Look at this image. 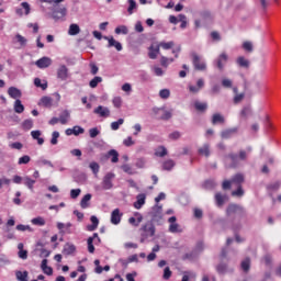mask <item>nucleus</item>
I'll use <instances>...</instances> for the list:
<instances>
[{
	"label": "nucleus",
	"instance_id": "7",
	"mask_svg": "<svg viewBox=\"0 0 281 281\" xmlns=\"http://www.w3.org/2000/svg\"><path fill=\"white\" fill-rule=\"evenodd\" d=\"M227 60H229V56L227 53H221L218 57L215 59V65L220 71H223L225 69V65H227Z\"/></svg>",
	"mask_w": 281,
	"mask_h": 281
},
{
	"label": "nucleus",
	"instance_id": "19",
	"mask_svg": "<svg viewBox=\"0 0 281 281\" xmlns=\"http://www.w3.org/2000/svg\"><path fill=\"white\" fill-rule=\"evenodd\" d=\"M15 12H16L18 16H23V14H25L27 16V14H30V12H31L30 3L22 2L21 8H18L15 10Z\"/></svg>",
	"mask_w": 281,
	"mask_h": 281
},
{
	"label": "nucleus",
	"instance_id": "22",
	"mask_svg": "<svg viewBox=\"0 0 281 281\" xmlns=\"http://www.w3.org/2000/svg\"><path fill=\"white\" fill-rule=\"evenodd\" d=\"M69 120H71V112H69V110L61 111L59 114V123L63 125L69 124Z\"/></svg>",
	"mask_w": 281,
	"mask_h": 281
},
{
	"label": "nucleus",
	"instance_id": "64",
	"mask_svg": "<svg viewBox=\"0 0 281 281\" xmlns=\"http://www.w3.org/2000/svg\"><path fill=\"white\" fill-rule=\"evenodd\" d=\"M159 97L162 99V100H168L170 98V90L168 89H162L159 91Z\"/></svg>",
	"mask_w": 281,
	"mask_h": 281
},
{
	"label": "nucleus",
	"instance_id": "24",
	"mask_svg": "<svg viewBox=\"0 0 281 281\" xmlns=\"http://www.w3.org/2000/svg\"><path fill=\"white\" fill-rule=\"evenodd\" d=\"M76 251V245L71 243H67L64 245L63 254L64 256H71Z\"/></svg>",
	"mask_w": 281,
	"mask_h": 281
},
{
	"label": "nucleus",
	"instance_id": "62",
	"mask_svg": "<svg viewBox=\"0 0 281 281\" xmlns=\"http://www.w3.org/2000/svg\"><path fill=\"white\" fill-rule=\"evenodd\" d=\"M8 265H10V259L8 256L0 254V267H5Z\"/></svg>",
	"mask_w": 281,
	"mask_h": 281
},
{
	"label": "nucleus",
	"instance_id": "40",
	"mask_svg": "<svg viewBox=\"0 0 281 281\" xmlns=\"http://www.w3.org/2000/svg\"><path fill=\"white\" fill-rule=\"evenodd\" d=\"M114 32L117 35L123 34L124 36H126V34H128V26L119 25V26L115 27Z\"/></svg>",
	"mask_w": 281,
	"mask_h": 281
},
{
	"label": "nucleus",
	"instance_id": "2",
	"mask_svg": "<svg viewBox=\"0 0 281 281\" xmlns=\"http://www.w3.org/2000/svg\"><path fill=\"white\" fill-rule=\"evenodd\" d=\"M140 232V243H146L147 238H153L155 236V224L151 222H147L139 229Z\"/></svg>",
	"mask_w": 281,
	"mask_h": 281
},
{
	"label": "nucleus",
	"instance_id": "14",
	"mask_svg": "<svg viewBox=\"0 0 281 281\" xmlns=\"http://www.w3.org/2000/svg\"><path fill=\"white\" fill-rule=\"evenodd\" d=\"M193 65L194 68L198 69L199 71H205L207 66L205 65V61L199 57V55L193 56Z\"/></svg>",
	"mask_w": 281,
	"mask_h": 281
},
{
	"label": "nucleus",
	"instance_id": "57",
	"mask_svg": "<svg viewBox=\"0 0 281 281\" xmlns=\"http://www.w3.org/2000/svg\"><path fill=\"white\" fill-rule=\"evenodd\" d=\"M222 87H224V89H232L234 87V81H232V79L224 78L222 79Z\"/></svg>",
	"mask_w": 281,
	"mask_h": 281
},
{
	"label": "nucleus",
	"instance_id": "49",
	"mask_svg": "<svg viewBox=\"0 0 281 281\" xmlns=\"http://www.w3.org/2000/svg\"><path fill=\"white\" fill-rule=\"evenodd\" d=\"M243 181H245V177L240 173L235 175L234 178L232 179V183H235L236 186H240Z\"/></svg>",
	"mask_w": 281,
	"mask_h": 281
},
{
	"label": "nucleus",
	"instance_id": "50",
	"mask_svg": "<svg viewBox=\"0 0 281 281\" xmlns=\"http://www.w3.org/2000/svg\"><path fill=\"white\" fill-rule=\"evenodd\" d=\"M146 164H147L146 158L140 157L136 159L135 166L136 168L143 169V168H146Z\"/></svg>",
	"mask_w": 281,
	"mask_h": 281
},
{
	"label": "nucleus",
	"instance_id": "61",
	"mask_svg": "<svg viewBox=\"0 0 281 281\" xmlns=\"http://www.w3.org/2000/svg\"><path fill=\"white\" fill-rule=\"evenodd\" d=\"M196 278V273L194 272H184L183 277H182V281H190V280H194Z\"/></svg>",
	"mask_w": 281,
	"mask_h": 281
},
{
	"label": "nucleus",
	"instance_id": "51",
	"mask_svg": "<svg viewBox=\"0 0 281 281\" xmlns=\"http://www.w3.org/2000/svg\"><path fill=\"white\" fill-rule=\"evenodd\" d=\"M122 124H124V119H119L117 121L111 123V128L113 131H119Z\"/></svg>",
	"mask_w": 281,
	"mask_h": 281
},
{
	"label": "nucleus",
	"instance_id": "23",
	"mask_svg": "<svg viewBox=\"0 0 281 281\" xmlns=\"http://www.w3.org/2000/svg\"><path fill=\"white\" fill-rule=\"evenodd\" d=\"M8 94L13 99V100H19L23 93L21 90L16 87H10L8 89Z\"/></svg>",
	"mask_w": 281,
	"mask_h": 281
},
{
	"label": "nucleus",
	"instance_id": "48",
	"mask_svg": "<svg viewBox=\"0 0 281 281\" xmlns=\"http://www.w3.org/2000/svg\"><path fill=\"white\" fill-rule=\"evenodd\" d=\"M36 164H37V166H48L49 168H54V164H52V161H49L43 157L38 158Z\"/></svg>",
	"mask_w": 281,
	"mask_h": 281
},
{
	"label": "nucleus",
	"instance_id": "6",
	"mask_svg": "<svg viewBox=\"0 0 281 281\" xmlns=\"http://www.w3.org/2000/svg\"><path fill=\"white\" fill-rule=\"evenodd\" d=\"M227 216H245V207L238 204H231L226 210Z\"/></svg>",
	"mask_w": 281,
	"mask_h": 281
},
{
	"label": "nucleus",
	"instance_id": "3",
	"mask_svg": "<svg viewBox=\"0 0 281 281\" xmlns=\"http://www.w3.org/2000/svg\"><path fill=\"white\" fill-rule=\"evenodd\" d=\"M54 95L56 99L55 102L52 97H42L38 103L40 106H45L46 109H52V106H58V103L60 102V93L56 92Z\"/></svg>",
	"mask_w": 281,
	"mask_h": 281
},
{
	"label": "nucleus",
	"instance_id": "60",
	"mask_svg": "<svg viewBox=\"0 0 281 281\" xmlns=\"http://www.w3.org/2000/svg\"><path fill=\"white\" fill-rule=\"evenodd\" d=\"M100 82H102V77H94V78L89 82V86L91 87V89H95V87H98V85H100Z\"/></svg>",
	"mask_w": 281,
	"mask_h": 281
},
{
	"label": "nucleus",
	"instance_id": "8",
	"mask_svg": "<svg viewBox=\"0 0 281 281\" xmlns=\"http://www.w3.org/2000/svg\"><path fill=\"white\" fill-rule=\"evenodd\" d=\"M168 223H170L169 232L171 234H181L183 232V228L181 227V225L177 223V217L175 216L169 217Z\"/></svg>",
	"mask_w": 281,
	"mask_h": 281
},
{
	"label": "nucleus",
	"instance_id": "9",
	"mask_svg": "<svg viewBox=\"0 0 281 281\" xmlns=\"http://www.w3.org/2000/svg\"><path fill=\"white\" fill-rule=\"evenodd\" d=\"M161 212H162V206L159 204H156L151 209L150 216H151L153 223H159V220L161 218Z\"/></svg>",
	"mask_w": 281,
	"mask_h": 281
},
{
	"label": "nucleus",
	"instance_id": "47",
	"mask_svg": "<svg viewBox=\"0 0 281 281\" xmlns=\"http://www.w3.org/2000/svg\"><path fill=\"white\" fill-rule=\"evenodd\" d=\"M194 108L196 111H206L207 110V103L206 102H201V101H195L194 102Z\"/></svg>",
	"mask_w": 281,
	"mask_h": 281
},
{
	"label": "nucleus",
	"instance_id": "11",
	"mask_svg": "<svg viewBox=\"0 0 281 281\" xmlns=\"http://www.w3.org/2000/svg\"><path fill=\"white\" fill-rule=\"evenodd\" d=\"M93 113L95 115H99V117H111V110L104 105H99L93 110Z\"/></svg>",
	"mask_w": 281,
	"mask_h": 281
},
{
	"label": "nucleus",
	"instance_id": "53",
	"mask_svg": "<svg viewBox=\"0 0 281 281\" xmlns=\"http://www.w3.org/2000/svg\"><path fill=\"white\" fill-rule=\"evenodd\" d=\"M15 41H16V43H19V45H21L22 47H25V45H27V38L23 37V35H21V34H16V35H15Z\"/></svg>",
	"mask_w": 281,
	"mask_h": 281
},
{
	"label": "nucleus",
	"instance_id": "55",
	"mask_svg": "<svg viewBox=\"0 0 281 281\" xmlns=\"http://www.w3.org/2000/svg\"><path fill=\"white\" fill-rule=\"evenodd\" d=\"M243 49H245V52H248L249 54H251V52H254V43L246 41L243 43Z\"/></svg>",
	"mask_w": 281,
	"mask_h": 281
},
{
	"label": "nucleus",
	"instance_id": "18",
	"mask_svg": "<svg viewBox=\"0 0 281 281\" xmlns=\"http://www.w3.org/2000/svg\"><path fill=\"white\" fill-rule=\"evenodd\" d=\"M216 271H217V273L225 276V273H232L234 271V267L228 266L226 263H220L216 267Z\"/></svg>",
	"mask_w": 281,
	"mask_h": 281
},
{
	"label": "nucleus",
	"instance_id": "17",
	"mask_svg": "<svg viewBox=\"0 0 281 281\" xmlns=\"http://www.w3.org/2000/svg\"><path fill=\"white\" fill-rule=\"evenodd\" d=\"M146 205V193H139L134 202L135 210H142Z\"/></svg>",
	"mask_w": 281,
	"mask_h": 281
},
{
	"label": "nucleus",
	"instance_id": "10",
	"mask_svg": "<svg viewBox=\"0 0 281 281\" xmlns=\"http://www.w3.org/2000/svg\"><path fill=\"white\" fill-rule=\"evenodd\" d=\"M104 41H108V48L114 47L116 52H122V43L117 42L113 36H103Z\"/></svg>",
	"mask_w": 281,
	"mask_h": 281
},
{
	"label": "nucleus",
	"instance_id": "4",
	"mask_svg": "<svg viewBox=\"0 0 281 281\" xmlns=\"http://www.w3.org/2000/svg\"><path fill=\"white\" fill-rule=\"evenodd\" d=\"M113 181H115V173L111 171L105 173L101 181L102 190H113Z\"/></svg>",
	"mask_w": 281,
	"mask_h": 281
},
{
	"label": "nucleus",
	"instance_id": "25",
	"mask_svg": "<svg viewBox=\"0 0 281 281\" xmlns=\"http://www.w3.org/2000/svg\"><path fill=\"white\" fill-rule=\"evenodd\" d=\"M91 225L87 226L88 232H95L98 229V225H100V220L95 215H92L90 217Z\"/></svg>",
	"mask_w": 281,
	"mask_h": 281
},
{
	"label": "nucleus",
	"instance_id": "5",
	"mask_svg": "<svg viewBox=\"0 0 281 281\" xmlns=\"http://www.w3.org/2000/svg\"><path fill=\"white\" fill-rule=\"evenodd\" d=\"M246 159H247V151L241 150V151H239V155L231 154L226 158V162L232 161L231 166L234 168L237 166L238 161H245Z\"/></svg>",
	"mask_w": 281,
	"mask_h": 281
},
{
	"label": "nucleus",
	"instance_id": "44",
	"mask_svg": "<svg viewBox=\"0 0 281 281\" xmlns=\"http://www.w3.org/2000/svg\"><path fill=\"white\" fill-rule=\"evenodd\" d=\"M34 127V121H32V119L25 120L22 123V128L24 131H31V128Z\"/></svg>",
	"mask_w": 281,
	"mask_h": 281
},
{
	"label": "nucleus",
	"instance_id": "26",
	"mask_svg": "<svg viewBox=\"0 0 281 281\" xmlns=\"http://www.w3.org/2000/svg\"><path fill=\"white\" fill-rule=\"evenodd\" d=\"M36 183V180L30 178V176L23 177V184L31 190V192H34V184Z\"/></svg>",
	"mask_w": 281,
	"mask_h": 281
},
{
	"label": "nucleus",
	"instance_id": "43",
	"mask_svg": "<svg viewBox=\"0 0 281 281\" xmlns=\"http://www.w3.org/2000/svg\"><path fill=\"white\" fill-rule=\"evenodd\" d=\"M151 71H153V74L158 76V78H161V76H165V74H166V70H164V68H161L159 66H153Z\"/></svg>",
	"mask_w": 281,
	"mask_h": 281
},
{
	"label": "nucleus",
	"instance_id": "30",
	"mask_svg": "<svg viewBox=\"0 0 281 281\" xmlns=\"http://www.w3.org/2000/svg\"><path fill=\"white\" fill-rule=\"evenodd\" d=\"M92 195L90 193H87L80 201V207H82V210H87V207H89L90 201H91Z\"/></svg>",
	"mask_w": 281,
	"mask_h": 281
},
{
	"label": "nucleus",
	"instance_id": "27",
	"mask_svg": "<svg viewBox=\"0 0 281 281\" xmlns=\"http://www.w3.org/2000/svg\"><path fill=\"white\" fill-rule=\"evenodd\" d=\"M236 64L238 65V67H241L243 69H249V59L245 58L244 56H239L236 59Z\"/></svg>",
	"mask_w": 281,
	"mask_h": 281
},
{
	"label": "nucleus",
	"instance_id": "56",
	"mask_svg": "<svg viewBox=\"0 0 281 281\" xmlns=\"http://www.w3.org/2000/svg\"><path fill=\"white\" fill-rule=\"evenodd\" d=\"M30 161H32V158L29 155H24L19 158L18 164L19 166L27 165Z\"/></svg>",
	"mask_w": 281,
	"mask_h": 281
},
{
	"label": "nucleus",
	"instance_id": "35",
	"mask_svg": "<svg viewBox=\"0 0 281 281\" xmlns=\"http://www.w3.org/2000/svg\"><path fill=\"white\" fill-rule=\"evenodd\" d=\"M32 225H36L37 227H44L45 225V217L37 216L31 220Z\"/></svg>",
	"mask_w": 281,
	"mask_h": 281
},
{
	"label": "nucleus",
	"instance_id": "46",
	"mask_svg": "<svg viewBox=\"0 0 281 281\" xmlns=\"http://www.w3.org/2000/svg\"><path fill=\"white\" fill-rule=\"evenodd\" d=\"M175 166H176V164H175V160H172V159H168V160H166V161L162 164V168H164L165 170H168V171L172 170V168H175Z\"/></svg>",
	"mask_w": 281,
	"mask_h": 281
},
{
	"label": "nucleus",
	"instance_id": "36",
	"mask_svg": "<svg viewBox=\"0 0 281 281\" xmlns=\"http://www.w3.org/2000/svg\"><path fill=\"white\" fill-rule=\"evenodd\" d=\"M13 109L15 113H23V111H25V106L23 105L20 99L15 100Z\"/></svg>",
	"mask_w": 281,
	"mask_h": 281
},
{
	"label": "nucleus",
	"instance_id": "12",
	"mask_svg": "<svg viewBox=\"0 0 281 281\" xmlns=\"http://www.w3.org/2000/svg\"><path fill=\"white\" fill-rule=\"evenodd\" d=\"M122 216H124V214L120 212V209H115L111 213L110 222L112 225H120V223H122Z\"/></svg>",
	"mask_w": 281,
	"mask_h": 281
},
{
	"label": "nucleus",
	"instance_id": "59",
	"mask_svg": "<svg viewBox=\"0 0 281 281\" xmlns=\"http://www.w3.org/2000/svg\"><path fill=\"white\" fill-rule=\"evenodd\" d=\"M58 137H60V133L55 131L52 133L50 144L52 146H56L58 144Z\"/></svg>",
	"mask_w": 281,
	"mask_h": 281
},
{
	"label": "nucleus",
	"instance_id": "13",
	"mask_svg": "<svg viewBox=\"0 0 281 281\" xmlns=\"http://www.w3.org/2000/svg\"><path fill=\"white\" fill-rule=\"evenodd\" d=\"M57 78L63 81L67 80L69 78V68L65 65H59L57 68Z\"/></svg>",
	"mask_w": 281,
	"mask_h": 281
},
{
	"label": "nucleus",
	"instance_id": "33",
	"mask_svg": "<svg viewBox=\"0 0 281 281\" xmlns=\"http://www.w3.org/2000/svg\"><path fill=\"white\" fill-rule=\"evenodd\" d=\"M68 34L69 36H78V34H80V26L78 24H70Z\"/></svg>",
	"mask_w": 281,
	"mask_h": 281
},
{
	"label": "nucleus",
	"instance_id": "16",
	"mask_svg": "<svg viewBox=\"0 0 281 281\" xmlns=\"http://www.w3.org/2000/svg\"><path fill=\"white\" fill-rule=\"evenodd\" d=\"M204 87H205V81L203 79H199L195 86L189 85L188 89L190 93H199V91H201V89H203Z\"/></svg>",
	"mask_w": 281,
	"mask_h": 281
},
{
	"label": "nucleus",
	"instance_id": "38",
	"mask_svg": "<svg viewBox=\"0 0 281 281\" xmlns=\"http://www.w3.org/2000/svg\"><path fill=\"white\" fill-rule=\"evenodd\" d=\"M171 63H175V59H173V58H168V57H166V56H161V57H160V65H161V67H165V69H168V66H169Z\"/></svg>",
	"mask_w": 281,
	"mask_h": 281
},
{
	"label": "nucleus",
	"instance_id": "20",
	"mask_svg": "<svg viewBox=\"0 0 281 281\" xmlns=\"http://www.w3.org/2000/svg\"><path fill=\"white\" fill-rule=\"evenodd\" d=\"M159 52H160V47H159V44H151L149 46V52H148V57L151 59V60H155L157 59V56H159Z\"/></svg>",
	"mask_w": 281,
	"mask_h": 281
},
{
	"label": "nucleus",
	"instance_id": "39",
	"mask_svg": "<svg viewBox=\"0 0 281 281\" xmlns=\"http://www.w3.org/2000/svg\"><path fill=\"white\" fill-rule=\"evenodd\" d=\"M109 157H112L111 161L112 164H117V161H120V154L117 153V150L115 149H111L108 153Z\"/></svg>",
	"mask_w": 281,
	"mask_h": 281
},
{
	"label": "nucleus",
	"instance_id": "37",
	"mask_svg": "<svg viewBox=\"0 0 281 281\" xmlns=\"http://www.w3.org/2000/svg\"><path fill=\"white\" fill-rule=\"evenodd\" d=\"M128 7H127V13L135 14V10H137V2L135 0H127Z\"/></svg>",
	"mask_w": 281,
	"mask_h": 281
},
{
	"label": "nucleus",
	"instance_id": "34",
	"mask_svg": "<svg viewBox=\"0 0 281 281\" xmlns=\"http://www.w3.org/2000/svg\"><path fill=\"white\" fill-rule=\"evenodd\" d=\"M233 92L235 93L234 102L235 104H238L239 102H243L245 99V93H238V88L234 87Z\"/></svg>",
	"mask_w": 281,
	"mask_h": 281
},
{
	"label": "nucleus",
	"instance_id": "32",
	"mask_svg": "<svg viewBox=\"0 0 281 281\" xmlns=\"http://www.w3.org/2000/svg\"><path fill=\"white\" fill-rule=\"evenodd\" d=\"M241 270L247 273L249 272V269H251V259L249 257H246L241 263H240Z\"/></svg>",
	"mask_w": 281,
	"mask_h": 281
},
{
	"label": "nucleus",
	"instance_id": "28",
	"mask_svg": "<svg viewBox=\"0 0 281 281\" xmlns=\"http://www.w3.org/2000/svg\"><path fill=\"white\" fill-rule=\"evenodd\" d=\"M199 155H201L202 157H210L211 151H210V144L205 143L203 146H201L198 149Z\"/></svg>",
	"mask_w": 281,
	"mask_h": 281
},
{
	"label": "nucleus",
	"instance_id": "1",
	"mask_svg": "<svg viewBox=\"0 0 281 281\" xmlns=\"http://www.w3.org/2000/svg\"><path fill=\"white\" fill-rule=\"evenodd\" d=\"M43 3H49L52 11H47L45 7L43 8V12H45L46 16L53 19V21H65V16H67V7L60 5L65 0H41Z\"/></svg>",
	"mask_w": 281,
	"mask_h": 281
},
{
	"label": "nucleus",
	"instance_id": "54",
	"mask_svg": "<svg viewBox=\"0 0 281 281\" xmlns=\"http://www.w3.org/2000/svg\"><path fill=\"white\" fill-rule=\"evenodd\" d=\"M225 122V117L221 114H214L212 119L213 124H223Z\"/></svg>",
	"mask_w": 281,
	"mask_h": 281
},
{
	"label": "nucleus",
	"instance_id": "31",
	"mask_svg": "<svg viewBox=\"0 0 281 281\" xmlns=\"http://www.w3.org/2000/svg\"><path fill=\"white\" fill-rule=\"evenodd\" d=\"M137 218L135 217H130L128 218V223L130 225H134V227H139V223H142V221H144V216H142V214L136 213Z\"/></svg>",
	"mask_w": 281,
	"mask_h": 281
},
{
	"label": "nucleus",
	"instance_id": "42",
	"mask_svg": "<svg viewBox=\"0 0 281 281\" xmlns=\"http://www.w3.org/2000/svg\"><path fill=\"white\" fill-rule=\"evenodd\" d=\"M166 155H168V149H166V147L160 146V147L156 148V150H155L156 157H166Z\"/></svg>",
	"mask_w": 281,
	"mask_h": 281
},
{
	"label": "nucleus",
	"instance_id": "58",
	"mask_svg": "<svg viewBox=\"0 0 281 281\" xmlns=\"http://www.w3.org/2000/svg\"><path fill=\"white\" fill-rule=\"evenodd\" d=\"M89 168L95 176H98V172H100V165L95 161L90 162Z\"/></svg>",
	"mask_w": 281,
	"mask_h": 281
},
{
	"label": "nucleus",
	"instance_id": "21",
	"mask_svg": "<svg viewBox=\"0 0 281 281\" xmlns=\"http://www.w3.org/2000/svg\"><path fill=\"white\" fill-rule=\"evenodd\" d=\"M236 133H238V127H232V128L222 131L221 137H222V139H229V138L234 137V135H236Z\"/></svg>",
	"mask_w": 281,
	"mask_h": 281
},
{
	"label": "nucleus",
	"instance_id": "41",
	"mask_svg": "<svg viewBox=\"0 0 281 281\" xmlns=\"http://www.w3.org/2000/svg\"><path fill=\"white\" fill-rule=\"evenodd\" d=\"M158 47H160L161 49H172V47H175V42L170 41V42H160L158 44Z\"/></svg>",
	"mask_w": 281,
	"mask_h": 281
},
{
	"label": "nucleus",
	"instance_id": "29",
	"mask_svg": "<svg viewBox=\"0 0 281 281\" xmlns=\"http://www.w3.org/2000/svg\"><path fill=\"white\" fill-rule=\"evenodd\" d=\"M41 269H42L43 273H45L46 276H53V273H54V269H52V267L47 266V259H44L42 261Z\"/></svg>",
	"mask_w": 281,
	"mask_h": 281
},
{
	"label": "nucleus",
	"instance_id": "15",
	"mask_svg": "<svg viewBox=\"0 0 281 281\" xmlns=\"http://www.w3.org/2000/svg\"><path fill=\"white\" fill-rule=\"evenodd\" d=\"M35 65H36V67H38V69H47V67H50V65H52V58L42 57L35 61Z\"/></svg>",
	"mask_w": 281,
	"mask_h": 281
},
{
	"label": "nucleus",
	"instance_id": "45",
	"mask_svg": "<svg viewBox=\"0 0 281 281\" xmlns=\"http://www.w3.org/2000/svg\"><path fill=\"white\" fill-rule=\"evenodd\" d=\"M27 271H16L15 277L18 281H27Z\"/></svg>",
	"mask_w": 281,
	"mask_h": 281
},
{
	"label": "nucleus",
	"instance_id": "63",
	"mask_svg": "<svg viewBox=\"0 0 281 281\" xmlns=\"http://www.w3.org/2000/svg\"><path fill=\"white\" fill-rule=\"evenodd\" d=\"M112 104L115 109L122 108V97H114L112 100Z\"/></svg>",
	"mask_w": 281,
	"mask_h": 281
},
{
	"label": "nucleus",
	"instance_id": "52",
	"mask_svg": "<svg viewBox=\"0 0 281 281\" xmlns=\"http://www.w3.org/2000/svg\"><path fill=\"white\" fill-rule=\"evenodd\" d=\"M227 200V196L221 194V193H217L215 195V201H216V204L221 207V205H223L225 203V201Z\"/></svg>",
	"mask_w": 281,
	"mask_h": 281
}]
</instances>
